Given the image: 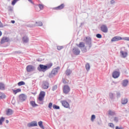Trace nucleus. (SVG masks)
Segmentation results:
<instances>
[{
  "mask_svg": "<svg viewBox=\"0 0 129 129\" xmlns=\"http://www.w3.org/2000/svg\"><path fill=\"white\" fill-rule=\"evenodd\" d=\"M19 100L20 102H23L25 100H27V96L24 94H22L19 95Z\"/></svg>",
  "mask_w": 129,
  "mask_h": 129,
  "instance_id": "nucleus-7",
  "label": "nucleus"
},
{
  "mask_svg": "<svg viewBox=\"0 0 129 129\" xmlns=\"http://www.w3.org/2000/svg\"><path fill=\"white\" fill-rule=\"evenodd\" d=\"M95 119V115L93 114L91 116V120L92 121H93Z\"/></svg>",
  "mask_w": 129,
  "mask_h": 129,
  "instance_id": "nucleus-47",
  "label": "nucleus"
},
{
  "mask_svg": "<svg viewBox=\"0 0 129 129\" xmlns=\"http://www.w3.org/2000/svg\"><path fill=\"white\" fill-rule=\"evenodd\" d=\"M109 97L110 98L111 101H114V100L115 99V97H114V95H113V93H109Z\"/></svg>",
  "mask_w": 129,
  "mask_h": 129,
  "instance_id": "nucleus-18",
  "label": "nucleus"
},
{
  "mask_svg": "<svg viewBox=\"0 0 129 129\" xmlns=\"http://www.w3.org/2000/svg\"><path fill=\"white\" fill-rule=\"evenodd\" d=\"M120 53L123 58H126V57L127 56V52H124L123 51H121Z\"/></svg>",
  "mask_w": 129,
  "mask_h": 129,
  "instance_id": "nucleus-21",
  "label": "nucleus"
},
{
  "mask_svg": "<svg viewBox=\"0 0 129 129\" xmlns=\"http://www.w3.org/2000/svg\"><path fill=\"white\" fill-rule=\"evenodd\" d=\"M37 7H38L39 8L40 11H42L44 9V5H43V4L36 5L35 6V9H36V8H37Z\"/></svg>",
  "mask_w": 129,
  "mask_h": 129,
  "instance_id": "nucleus-23",
  "label": "nucleus"
},
{
  "mask_svg": "<svg viewBox=\"0 0 129 129\" xmlns=\"http://www.w3.org/2000/svg\"><path fill=\"white\" fill-rule=\"evenodd\" d=\"M36 61H37L38 62H40V59L39 58L36 59Z\"/></svg>",
  "mask_w": 129,
  "mask_h": 129,
  "instance_id": "nucleus-56",
  "label": "nucleus"
},
{
  "mask_svg": "<svg viewBox=\"0 0 129 129\" xmlns=\"http://www.w3.org/2000/svg\"><path fill=\"white\" fill-rule=\"evenodd\" d=\"M72 73V71L70 69H67L66 71V74L67 76H69Z\"/></svg>",
  "mask_w": 129,
  "mask_h": 129,
  "instance_id": "nucleus-28",
  "label": "nucleus"
},
{
  "mask_svg": "<svg viewBox=\"0 0 129 129\" xmlns=\"http://www.w3.org/2000/svg\"><path fill=\"white\" fill-rule=\"evenodd\" d=\"M26 71L27 72H33V71H36V67L33 65H28L26 67Z\"/></svg>",
  "mask_w": 129,
  "mask_h": 129,
  "instance_id": "nucleus-3",
  "label": "nucleus"
},
{
  "mask_svg": "<svg viewBox=\"0 0 129 129\" xmlns=\"http://www.w3.org/2000/svg\"><path fill=\"white\" fill-rule=\"evenodd\" d=\"M29 3H31V4H32V5H34V2L32 0H28Z\"/></svg>",
  "mask_w": 129,
  "mask_h": 129,
  "instance_id": "nucleus-53",
  "label": "nucleus"
},
{
  "mask_svg": "<svg viewBox=\"0 0 129 129\" xmlns=\"http://www.w3.org/2000/svg\"><path fill=\"white\" fill-rule=\"evenodd\" d=\"M63 91L64 94H68V93L70 92V87L67 85H64L63 87Z\"/></svg>",
  "mask_w": 129,
  "mask_h": 129,
  "instance_id": "nucleus-5",
  "label": "nucleus"
},
{
  "mask_svg": "<svg viewBox=\"0 0 129 129\" xmlns=\"http://www.w3.org/2000/svg\"><path fill=\"white\" fill-rule=\"evenodd\" d=\"M14 113V112L12 109H8L6 111L7 115H12Z\"/></svg>",
  "mask_w": 129,
  "mask_h": 129,
  "instance_id": "nucleus-19",
  "label": "nucleus"
},
{
  "mask_svg": "<svg viewBox=\"0 0 129 129\" xmlns=\"http://www.w3.org/2000/svg\"><path fill=\"white\" fill-rule=\"evenodd\" d=\"M56 89H57V85H55L52 87V91H55V90H56Z\"/></svg>",
  "mask_w": 129,
  "mask_h": 129,
  "instance_id": "nucleus-44",
  "label": "nucleus"
},
{
  "mask_svg": "<svg viewBox=\"0 0 129 129\" xmlns=\"http://www.w3.org/2000/svg\"><path fill=\"white\" fill-rule=\"evenodd\" d=\"M19 1H20V0H13L12 2V6H15L16 5V3H17V2H19Z\"/></svg>",
  "mask_w": 129,
  "mask_h": 129,
  "instance_id": "nucleus-41",
  "label": "nucleus"
},
{
  "mask_svg": "<svg viewBox=\"0 0 129 129\" xmlns=\"http://www.w3.org/2000/svg\"><path fill=\"white\" fill-rule=\"evenodd\" d=\"M114 3H115V2L114 1V0H111L110 1V4L111 5H113V4H114Z\"/></svg>",
  "mask_w": 129,
  "mask_h": 129,
  "instance_id": "nucleus-52",
  "label": "nucleus"
},
{
  "mask_svg": "<svg viewBox=\"0 0 129 129\" xmlns=\"http://www.w3.org/2000/svg\"><path fill=\"white\" fill-rule=\"evenodd\" d=\"M123 40L125 41H129V37H124Z\"/></svg>",
  "mask_w": 129,
  "mask_h": 129,
  "instance_id": "nucleus-51",
  "label": "nucleus"
},
{
  "mask_svg": "<svg viewBox=\"0 0 129 129\" xmlns=\"http://www.w3.org/2000/svg\"><path fill=\"white\" fill-rule=\"evenodd\" d=\"M78 47L82 49V48H84L85 47V43L83 42H80L79 45H77Z\"/></svg>",
  "mask_w": 129,
  "mask_h": 129,
  "instance_id": "nucleus-22",
  "label": "nucleus"
},
{
  "mask_svg": "<svg viewBox=\"0 0 129 129\" xmlns=\"http://www.w3.org/2000/svg\"><path fill=\"white\" fill-rule=\"evenodd\" d=\"M108 125L110 126V127L114 128V124H113L112 123H109Z\"/></svg>",
  "mask_w": 129,
  "mask_h": 129,
  "instance_id": "nucleus-42",
  "label": "nucleus"
},
{
  "mask_svg": "<svg viewBox=\"0 0 129 129\" xmlns=\"http://www.w3.org/2000/svg\"><path fill=\"white\" fill-rule=\"evenodd\" d=\"M52 107L53 109H60V106L56 105V104H53L52 106Z\"/></svg>",
  "mask_w": 129,
  "mask_h": 129,
  "instance_id": "nucleus-34",
  "label": "nucleus"
},
{
  "mask_svg": "<svg viewBox=\"0 0 129 129\" xmlns=\"http://www.w3.org/2000/svg\"><path fill=\"white\" fill-rule=\"evenodd\" d=\"M45 95H46V93L44 91L40 92L38 97V99H39L40 100H44Z\"/></svg>",
  "mask_w": 129,
  "mask_h": 129,
  "instance_id": "nucleus-11",
  "label": "nucleus"
},
{
  "mask_svg": "<svg viewBox=\"0 0 129 129\" xmlns=\"http://www.w3.org/2000/svg\"><path fill=\"white\" fill-rule=\"evenodd\" d=\"M121 40H122V38H121V37L118 36H116L111 39V42H117V41H120Z\"/></svg>",
  "mask_w": 129,
  "mask_h": 129,
  "instance_id": "nucleus-12",
  "label": "nucleus"
},
{
  "mask_svg": "<svg viewBox=\"0 0 129 129\" xmlns=\"http://www.w3.org/2000/svg\"><path fill=\"white\" fill-rule=\"evenodd\" d=\"M128 101V100L127 98H125L121 100V104H123V105L126 104Z\"/></svg>",
  "mask_w": 129,
  "mask_h": 129,
  "instance_id": "nucleus-25",
  "label": "nucleus"
},
{
  "mask_svg": "<svg viewBox=\"0 0 129 129\" xmlns=\"http://www.w3.org/2000/svg\"><path fill=\"white\" fill-rule=\"evenodd\" d=\"M38 125L41 127V128L44 129V125H43V121H40L38 122Z\"/></svg>",
  "mask_w": 129,
  "mask_h": 129,
  "instance_id": "nucleus-30",
  "label": "nucleus"
},
{
  "mask_svg": "<svg viewBox=\"0 0 129 129\" xmlns=\"http://www.w3.org/2000/svg\"><path fill=\"white\" fill-rule=\"evenodd\" d=\"M84 41H85V43H86V45L89 46V49H90L91 47H92V40L91 37H86V39H84Z\"/></svg>",
  "mask_w": 129,
  "mask_h": 129,
  "instance_id": "nucleus-2",
  "label": "nucleus"
},
{
  "mask_svg": "<svg viewBox=\"0 0 129 129\" xmlns=\"http://www.w3.org/2000/svg\"><path fill=\"white\" fill-rule=\"evenodd\" d=\"M3 35V33L1 31H0V37Z\"/></svg>",
  "mask_w": 129,
  "mask_h": 129,
  "instance_id": "nucleus-55",
  "label": "nucleus"
},
{
  "mask_svg": "<svg viewBox=\"0 0 129 129\" xmlns=\"http://www.w3.org/2000/svg\"><path fill=\"white\" fill-rule=\"evenodd\" d=\"M6 98V94L4 93H0V99H5Z\"/></svg>",
  "mask_w": 129,
  "mask_h": 129,
  "instance_id": "nucleus-29",
  "label": "nucleus"
},
{
  "mask_svg": "<svg viewBox=\"0 0 129 129\" xmlns=\"http://www.w3.org/2000/svg\"><path fill=\"white\" fill-rule=\"evenodd\" d=\"M6 123H9V120H6Z\"/></svg>",
  "mask_w": 129,
  "mask_h": 129,
  "instance_id": "nucleus-58",
  "label": "nucleus"
},
{
  "mask_svg": "<svg viewBox=\"0 0 129 129\" xmlns=\"http://www.w3.org/2000/svg\"><path fill=\"white\" fill-rule=\"evenodd\" d=\"M11 23H12V24H15V23H16V21H15V20H12V21H11Z\"/></svg>",
  "mask_w": 129,
  "mask_h": 129,
  "instance_id": "nucleus-54",
  "label": "nucleus"
},
{
  "mask_svg": "<svg viewBox=\"0 0 129 129\" xmlns=\"http://www.w3.org/2000/svg\"><path fill=\"white\" fill-rule=\"evenodd\" d=\"M22 41L24 44H27V43H29V37L27 35H25L22 38Z\"/></svg>",
  "mask_w": 129,
  "mask_h": 129,
  "instance_id": "nucleus-17",
  "label": "nucleus"
},
{
  "mask_svg": "<svg viewBox=\"0 0 129 129\" xmlns=\"http://www.w3.org/2000/svg\"><path fill=\"white\" fill-rule=\"evenodd\" d=\"M73 53L74 55L78 56V55L80 54V49H79L78 48L74 47L73 49Z\"/></svg>",
  "mask_w": 129,
  "mask_h": 129,
  "instance_id": "nucleus-9",
  "label": "nucleus"
},
{
  "mask_svg": "<svg viewBox=\"0 0 129 129\" xmlns=\"http://www.w3.org/2000/svg\"><path fill=\"white\" fill-rule=\"evenodd\" d=\"M30 105L32 107H36V106H39V105L36 104L35 101H30Z\"/></svg>",
  "mask_w": 129,
  "mask_h": 129,
  "instance_id": "nucleus-26",
  "label": "nucleus"
},
{
  "mask_svg": "<svg viewBox=\"0 0 129 129\" xmlns=\"http://www.w3.org/2000/svg\"><path fill=\"white\" fill-rule=\"evenodd\" d=\"M53 76H54V75H53V74L51 72L50 74H49L48 77L49 78H52V77H53Z\"/></svg>",
  "mask_w": 129,
  "mask_h": 129,
  "instance_id": "nucleus-49",
  "label": "nucleus"
},
{
  "mask_svg": "<svg viewBox=\"0 0 129 129\" xmlns=\"http://www.w3.org/2000/svg\"><path fill=\"white\" fill-rule=\"evenodd\" d=\"M127 84H128V80H124L122 83V85L123 87H126L127 86Z\"/></svg>",
  "mask_w": 129,
  "mask_h": 129,
  "instance_id": "nucleus-20",
  "label": "nucleus"
},
{
  "mask_svg": "<svg viewBox=\"0 0 129 129\" xmlns=\"http://www.w3.org/2000/svg\"><path fill=\"white\" fill-rule=\"evenodd\" d=\"M6 89V85L3 83H0V90H5Z\"/></svg>",
  "mask_w": 129,
  "mask_h": 129,
  "instance_id": "nucleus-24",
  "label": "nucleus"
},
{
  "mask_svg": "<svg viewBox=\"0 0 129 129\" xmlns=\"http://www.w3.org/2000/svg\"><path fill=\"white\" fill-rule=\"evenodd\" d=\"M25 84H26V83L24 81H20L18 83V86H22L23 85H25Z\"/></svg>",
  "mask_w": 129,
  "mask_h": 129,
  "instance_id": "nucleus-33",
  "label": "nucleus"
},
{
  "mask_svg": "<svg viewBox=\"0 0 129 129\" xmlns=\"http://www.w3.org/2000/svg\"><path fill=\"white\" fill-rule=\"evenodd\" d=\"M10 41V38L9 37H5L2 38L1 41V44H4V43H8Z\"/></svg>",
  "mask_w": 129,
  "mask_h": 129,
  "instance_id": "nucleus-15",
  "label": "nucleus"
},
{
  "mask_svg": "<svg viewBox=\"0 0 129 129\" xmlns=\"http://www.w3.org/2000/svg\"><path fill=\"white\" fill-rule=\"evenodd\" d=\"M2 25H3V24H2V22L0 21V27H2Z\"/></svg>",
  "mask_w": 129,
  "mask_h": 129,
  "instance_id": "nucleus-59",
  "label": "nucleus"
},
{
  "mask_svg": "<svg viewBox=\"0 0 129 129\" xmlns=\"http://www.w3.org/2000/svg\"><path fill=\"white\" fill-rule=\"evenodd\" d=\"M96 37L98 39H101L102 38V35L99 33H98L96 34Z\"/></svg>",
  "mask_w": 129,
  "mask_h": 129,
  "instance_id": "nucleus-38",
  "label": "nucleus"
},
{
  "mask_svg": "<svg viewBox=\"0 0 129 129\" xmlns=\"http://www.w3.org/2000/svg\"><path fill=\"white\" fill-rule=\"evenodd\" d=\"M82 52H83V53H86V52H87V49L86 48V47H83L82 48H81Z\"/></svg>",
  "mask_w": 129,
  "mask_h": 129,
  "instance_id": "nucleus-37",
  "label": "nucleus"
},
{
  "mask_svg": "<svg viewBox=\"0 0 129 129\" xmlns=\"http://www.w3.org/2000/svg\"><path fill=\"white\" fill-rule=\"evenodd\" d=\"M36 25L38 26V27H42L43 26V23L42 22H36Z\"/></svg>",
  "mask_w": 129,
  "mask_h": 129,
  "instance_id": "nucleus-35",
  "label": "nucleus"
},
{
  "mask_svg": "<svg viewBox=\"0 0 129 129\" xmlns=\"http://www.w3.org/2000/svg\"><path fill=\"white\" fill-rule=\"evenodd\" d=\"M119 75H120V73H119V72L115 71L112 73V77L113 78H114V79L118 78L119 77Z\"/></svg>",
  "mask_w": 129,
  "mask_h": 129,
  "instance_id": "nucleus-10",
  "label": "nucleus"
},
{
  "mask_svg": "<svg viewBox=\"0 0 129 129\" xmlns=\"http://www.w3.org/2000/svg\"><path fill=\"white\" fill-rule=\"evenodd\" d=\"M52 66H53L52 63L46 64V65L39 64L37 67V70H38L39 72H46V71H47V70H49Z\"/></svg>",
  "mask_w": 129,
  "mask_h": 129,
  "instance_id": "nucleus-1",
  "label": "nucleus"
},
{
  "mask_svg": "<svg viewBox=\"0 0 129 129\" xmlns=\"http://www.w3.org/2000/svg\"><path fill=\"white\" fill-rule=\"evenodd\" d=\"M9 12H12L13 11V8L12 7H9L8 9Z\"/></svg>",
  "mask_w": 129,
  "mask_h": 129,
  "instance_id": "nucleus-50",
  "label": "nucleus"
},
{
  "mask_svg": "<svg viewBox=\"0 0 129 129\" xmlns=\"http://www.w3.org/2000/svg\"><path fill=\"white\" fill-rule=\"evenodd\" d=\"M52 106H53V103L50 102L48 104V108H49V109H52Z\"/></svg>",
  "mask_w": 129,
  "mask_h": 129,
  "instance_id": "nucleus-40",
  "label": "nucleus"
},
{
  "mask_svg": "<svg viewBox=\"0 0 129 129\" xmlns=\"http://www.w3.org/2000/svg\"><path fill=\"white\" fill-rule=\"evenodd\" d=\"M38 126V124L37 123V121H33L27 124V126H28V127H32L33 126Z\"/></svg>",
  "mask_w": 129,
  "mask_h": 129,
  "instance_id": "nucleus-13",
  "label": "nucleus"
},
{
  "mask_svg": "<svg viewBox=\"0 0 129 129\" xmlns=\"http://www.w3.org/2000/svg\"><path fill=\"white\" fill-rule=\"evenodd\" d=\"M50 84H49V82L47 81H44L42 83V87L43 89H48L49 88V86Z\"/></svg>",
  "mask_w": 129,
  "mask_h": 129,
  "instance_id": "nucleus-4",
  "label": "nucleus"
},
{
  "mask_svg": "<svg viewBox=\"0 0 129 129\" xmlns=\"http://www.w3.org/2000/svg\"><path fill=\"white\" fill-rule=\"evenodd\" d=\"M114 121H115V122H118V118L117 117H114Z\"/></svg>",
  "mask_w": 129,
  "mask_h": 129,
  "instance_id": "nucleus-48",
  "label": "nucleus"
},
{
  "mask_svg": "<svg viewBox=\"0 0 129 129\" xmlns=\"http://www.w3.org/2000/svg\"><path fill=\"white\" fill-rule=\"evenodd\" d=\"M60 102L63 107H65L66 108H69L70 107L69 103H68L66 100H62Z\"/></svg>",
  "mask_w": 129,
  "mask_h": 129,
  "instance_id": "nucleus-6",
  "label": "nucleus"
},
{
  "mask_svg": "<svg viewBox=\"0 0 129 129\" xmlns=\"http://www.w3.org/2000/svg\"><path fill=\"white\" fill-rule=\"evenodd\" d=\"M100 30L103 33H107L108 32V29L106 25L103 24L100 27Z\"/></svg>",
  "mask_w": 129,
  "mask_h": 129,
  "instance_id": "nucleus-8",
  "label": "nucleus"
},
{
  "mask_svg": "<svg viewBox=\"0 0 129 129\" xmlns=\"http://www.w3.org/2000/svg\"><path fill=\"white\" fill-rule=\"evenodd\" d=\"M60 70V67H57L56 68L53 69L51 73L53 74L54 76L58 73V71Z\"/></svg>",
  "mask_w": 129,
  "mask_h": 129,
  "instance_id": "nucleus-14",
  "label": "nucleus"
},
{
  "mask_svg": "<svg viewBox=\"0 0 129 129\" xmlns=\"http://www.w3.org/2000/svg\"><path fill=\"white\" fill-rule=\"evenodd\" d=\"M108 114H109V115H110L111 116L115 115V111H111V110L110 109L108 110Z\"/></svg>",
  "mask_w": 129,
  "mask_h": 129,
  "instance_id": "nucleus-27",
  "label": "nucleus"
},
{
  "mask_svg": "<svg viewBox=\"0 0 129 129\" xmlns=\"http://www.w3.org/2000/svg\"><path fill=\"white\" fill-rule=\"evenodd\" d=\"M43 100H40V99H38V101H37V102H38V103H39V104L43 105V104H44V101Z\"/></svg>",
  "mask_w": 129,
  "mask_h": 129,
  "instance_id": "nucleus-39",
  "label": "nucleus"
},
{
  "mask_svg": "<svg viewBox=\"0 0 129 129\" xmlns=\"http://www.w3.org/2000/svg\"><path fill=\"white\" fill-rule=\"evenodd\" d=\"M13 91L14 94H17L18 92H21V89H17L16 90H13Z\"/></svg>",
  "mask_w": 129,
  "mask_h": 129,
  "instance_id": "nucleus-31",
  "label": "nucleus"
},
{
  "mask_svg": "<svg viewBox=\"0 0 129 129\" xmlns=\"http://www.w3.org/2000/svg\"><path fill=\"white\" fill-rule=\"evenodd\" d=\"M116 97L117 98H119V97H120V93L119 92H116Z\"/></svg>",
  "mask_w": 129,
  "mask_h": 129,
  "instance_id": "nucleus-46",
  "label": "nucleus"
},
{
  "mask_svg": "<svg viewBox=\"0 0 129 129\" xmlns=\"http://www.w3.org/2000/svg\"><path fill=\"white\" fill-rule=\"evenodd\" d=\"M13 53L14 54H21V53H22V51L21 50L15 51H13Z\"/></svg>",
  "mask_w": 129,
  "mask_h": 129,
  "instance_id": "nucleus-43",
  "label": "nucleus"
},
{
  "mask_svg": "<svg viewBox=\"0 0 129 129\" xmlns=\"http://www.w3.org/2000/svg\"><path fill=\"white\" fill-rule=\"evenodd\" d=\"M4 121H5V117H2L0 118V125H3V122H4Z\"/></svg>",
  "mask_w": 129,
  "mask_h": 129,
  "instance_id": "nucleus-36",
  "label": "nucleus"
},
{
  "mask_svg": "<svg viewBox=\"0 0 129 129\" xmlns=\"http://www.w3.org/2000/svg\"><path fill=\"white\" fill-rule=\"evenodd\" d=\"M65 7V5H64V4H62L61 5H60V6L55 7V8H53V10H56L57 11H59L60 10H63V8H64Z\"/></svg>",
  "mask_w": 129,
  "mask_h": 129,
  "instance_id": "nucleus-16",
  "label": "nucleus"
},
{
  "mask_svg": "<svg viewBox=\"0 0 129 129\" xmlns=\"http://www.w3.org/2000/svg\"><path fill=\"white\" fill-rule=\"evenodd\" d=\"M85 68L87 70V71H89L90 70V65H89V63H87L85 65Z\"/></svg>",
  "mask_w": 129,
  "mask_h": 129,
  "instance_id": "nucleus-32",
  "label": "nucleus"
},
{
  "mask_svg": "<svg viewBox=\"0 0 129 129\" xmlns=\"http://www.w3.org/2000/svg\"><path fill=\"white\" fill-rule=\"evenodd\" d=\"M57 49L58 51H60V50H62V49H63V46H58L57 47Z\"/></svg>",
  "mask_w": 129,
  "mask_h": 129,
  "instance_id": "nucleus-45",
  "label": "nucleus"
},
{
  "mask_svg": "<svg viewBox=\"0 0 129 129\" xmlns=\"http://www.w3.org/2000/svg\"><path fill=\"white\" fill-rule=\"evenodd\" d=\"M113 83H114V84H117V82H113Z\"/></svg>",
  "mask_w": 129,
  "mask_h": 129,
  "instance_id": "nucleus-57",
  "label": "nucleus"
}]
</instances>
